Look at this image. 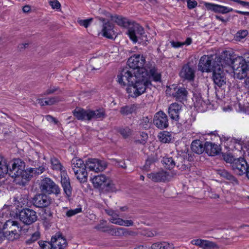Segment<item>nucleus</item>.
<instances>
[{"label":"nucleus","instance_id":"obj_20","mask_svg":"<svg viewBox=\"0 0 249 249\" xmlns=\"http://www.w3.org/2000/svg\"><path fill=\"white\" fill-rule=\"evenodd\" d=\"M61 182L67 196L70 197L71 194V188L69 178L65 170L61 172Z\"/></svg>","mask_w":249,"mask_h":249},{"label":"nucleus","instance_id":"obj_28","mask_svg":"<svg viewBox=\"0 0 249 249\" xmlns=\"http://www.w3.org/2000/svg\"><path fill=\"white\" fill-rule=\"evenodd\" d=\"M86 168H81V169H78L77 171H74L75 177L81 182H84L87 179L88 173Z\"/></svg>","mask_w":249,"mask_h":249},{"label":"nucleus","instance_id":"obj_25","mask_svg":"<svg viewBox=\"0 0 249 249\" xmlns=\"http://www.w3.org/2000/svg\"><path fill=\"white\" fill-rule=\"evenodd\" d=\"M191 243L192 245L199 246V247L202 248H211L215 247V245L213 242L201 239H193L191 241Z\"/></svg>","mask_w":249,"mask_h":249},{"label":"nucleus","instance_id":"obj_34","mask_svg":"<svg viewBox=\"0 0 249 249\" xmlns=\"http://www.w3.org/2000/svg\"><path fill=\"white\" fill-rule=\"evenodd\" d=\"M159 140L163 143L169 142L172 140L171 134L167 131H163L158 135Z\"/></svg>","mask_w":249,"mask_h":249},{"label":"nucleus","instance_id":"obj_40","mask_svg":"<svg viewBox=\"0 0 249 249\" xmlns=\"http://www.w3.org/2000/svg\"><path fill=\"white\" fill-rule=\"evenodd\" d=\"M235 155L237 156V154L234 152V156H232L230 154H222V157L224 159V160L227 162V163H230L232 165V163L234 159H236L237 158H235Z\"/></svg>","mask_w":249,"mask_h":249},{"label":"nucleus","instance_id":"obj_43","mask_svg":"<svg viewBox=\"0 0 249 249\" xmlns=\"http://www.w3.org/2000/svg\"><path fill=\"white\" fill-rule=\"evenodd\" d=\"M119 132L123 137L127 138L131 134L132 131L129 128L126 127L120 128Z\"/></svg>","mask_w":249,"mask_h":249},{"label":"nucleus","instance_id":"obj_6","mask_svg":"<svg viewBox=\"0 0 249 249\" xmlns=\"http://www.w3.org/2000/svg\"><path fill=\"white\" fill-rule=\"evenodd\" d=\"M25 163L20 159H15L12 164V168L8 169L7 174L16 179L17 183L25 185L29 180V173L25 170Z\"/></svg>","mask_w":249,"mask_h":249},{"label":"nucleus","instance_id":"obj_50","mask_svg":"<svg viewBox=\"0 0 249 249\" xmlns=\"http://www.w3.org/2000/svg\"><path fill=\"white\" fill-rule=\"evenodd\" d=\"M232 10V8L219 5V13H227Z\"/></svg>","mask_w":249,"mask_h":249},{"label":"nucleus","instance_id":"obj_22","mask_svg":"<svg viewBox=\"0 0 249 249\" xmlns=\"http://www.w3.org/2000/svg\"><path fill=\"white\" fill-rule=\"evenodd\" d=\"M181 107V105L176 103L170 105L168 108V113L172 119L176 121L178 120Z\"/></svg>","mask_w":249,"mask_h":249},{"label":"nucleus","instance_id":"obj_55","mask_svg":"<svg viewBox=\"0 0 249 249\" xmlns=\"http://www.w3.org/2000/svg\"><path fill=\"white\" fill-rule=\"evenodd\" d=\"M40 237V233L38 231H36L34 233L30 239L31 242H33L38 240Z\"/></svg>","mask_w":249,"mask_h":249},{"label":"nucleus","instance_id":"obj_4","mask_svg":"<svg viewBox=\"0 0 249 249\" xmlns=\"http://www.w3.org/2000/svg\"><path fill=\"white\" fill-rule=\"evenodd\" d=\"M22 227L18 221L8 220L3 225L0 239H6L10 242L18 240L21 235Z\"/></svg>","mask_w":249,"mask_h":249},{"label":"nucleus","instance_id":"obj_16","mask_svg":"<svg viewBox=\"0 0 249 249\" xmlns=\"http://www.w3.org/2000/svg\"><path fill=\"white\" fill-rule=\"evenodd\" d=\"M154 124L159 128L163 129L168 126L167 116L163 111L156 113L153 120Z\"/></svg>","mask_w":249,"mask_h":249},{"label":"nucleus","instance_id":"obj_21","mask_svg":"<svg viewBox=\"0 0 249 249\" xmlns=\"http://www.w3.org/2000/svg\"><path fill=\"white\" fill-rule=\"evenodd\" d=\"M179 75L182 78L191 81L194 79L195 71L194 68L186 64L182 68L179 72Z\"/></svg>","mask_w":249,"mask_h":249},{"label":"nucleus","instance_id":"obj_7","mask_svg":"<svg viewBox=\"0 0 249 249\" xmlns=\"http://www.w3.org/2000/svg\"><path fill=\"white\" fill-rule=\"evenodd\" d=\"M72 113L77 119L81 121H89L93 119H102L105 116V111L101 109L92 110L77 107L73 110Z\"/></svg>","mask_w":249,"mask_h":249},{"label":"nucleus","instance_id":"obj_41","mask_svg":"<svg viewBox=\"0 0 249 249\" xmlns=\"http://www.w3.org/2000/svg\"><path fill=\"white\" fill-rule=\"evenodd\" d=\"M248 34V31L246 30L238 31L235 35V38L237 41H240L244 39Z\"/></svg>","mask_w":249,"mask_h":249},{"label":"nucleus","instance_id":"obj_12","mask_svg":"<svg viewBox=\"0 0 249 249\" xmlns=\"http://www.w3.org/2000/svg\"><path fill=\"white\" fill-rule=\"evenodd\" d=\"M87 168L89 171L94 172H99L104 171L107 167V164L104 160L98 159H89L86 162Z\"/></svg>","mask_w":249,"mask_h":249},{"label":"nucleus","instance_id":"obj_27","mask_svg":"<svg viewBox=\"0 0 249 249\" xmlns=\"http://www.w3.org/2000/svg\"><path fill=\"white\" fill-rule=\"evenodd\" d=\"M205 148L202 142L200 140H195L192 142L191 149L192 151L198 154L202 153Z\"/></svg>","mask_w":249,"mask_h":249},{"label":"nucleus","instance_id":"obj_53","mask_svg":"<svg viewBox=\"0 0 249 249\" xmlns=\"http://www.w3.org/2000/svg\"><path fill=\"white\" fill-rule=\"evenodd\" d=\"M217 133L216 131H215L214 132H212L208 134L206 139L207 140L211 139L212 140H215L217 138Z\"/></svg>","mask_w":249,"mask_h":249},{"label":"nucleus","instance_id":"obj_64","mask_svg":"<svg viewBox=\"0 0 249 249\" xmlns=\"http://www.w3.org/2000/svg\"><path fill=\"white\" fill-rule=\"evenodd\" d=\"M245 173H246L247 176L248 178L249 179V165H248V167L247 168V169Z\"/></svg>","mask_w":249,"mask_h":249},{"label":"nucleus","instance_id":"obj_14","mask_svg":"<svg viewBox=\"0 0 249 249\" xmlns=\"http://www.w3.org/2000/svg\"><path fill=\"white\" fill-rule=\"evenodd\" d=\"M107 213L110 216L109 221L113 224L120 226L130 227L133 225V222L131 220H124L119 217V214L112 210H106Z\"/></svg>","mask_w":249,"mask_h":249},{"label":"nucleus","instance_id":"obj_61","mask_svg":"<svg viewBox=\"0 0 249 249\" xmlns=\"http://www.w3.org/2000/svg\"><path fill=\"white\" fill-rule=\"evenodd\" d=\"M22 10L24 13H29L31 11V7L29 5H25L23 7Z\"/></svg>","mask_w":249,"mask_h":249},{"label":"nucleus","instance_id":"obj_18","mask_svg":"<svg viewBox=\"0 0 249 249\" xmlns=\"http://www.w3.org/2000/svg\"><path fill=\"white\" fill-rule=\"evenodd\" d=\"M51 242L53 249H64L68 245L66 239L59 233L55 234L52 237Z\"/></svg>","mask_w":249,"mask_h":249},{"label":"nucleus","instance_id":"obj_30","mask_svg":"<svg viewBox=\"0 0 249 249\" xmlns=\"http://www.w3.org/2000/svg\"><path fill=\"white\" fill-rule=\"evenodd\" d=\"M137 109V105H131L122 107L120 109V112L124 115H128L135 112Z\"/></svg>","mask_w":249,"mask_h":249},{"label":"nucleus","instance_id":"obj_63","mask_svg":"<svg viewBox=\"0 0 249 249\" xmlns=\"http://www.w3.org/2000/svg\"><path fill=\"white\" fill-rule=\"evenodd\" d=\"M118 166L121 167H122V168H126L125 164L123 161L119 162H118Z\"/></svg>","mask_w":249,"mask_h":249},{"label":"nucleus","instance_id":"obj_54","mask_svg":"<svg viewBox=\"0 0 249 249\" xmlns=\"http://www.w3.org/2000/svg\"><path fill=\"white\" fill-rule=\"evenodd\" d=\"M163 242H157L153 244L151 246V249H163Z\"/></svg>","mask_w":249,"mask_h":249},{"label":"nucleus","instance_id":"obj_62","mask_svg":"<svg viewBox=\"0 0 249 249\" xmlns=\"http://www.w3.org/2000/svg\"><path fill=\"white\" fill-rule=\"evenodd\" d=\"M149 248L146 246L140 245L136 247L134 249H148Z\"/></svg>","mask_w":249,"mask_h":249},{"label":"nucleus","instance_id":"obj_49","mask_svg":"<svg viewBox=\"0 0 249 249\" xmlns=\"http://www.w3.org/2000/svg\"><path fill=\"white\" fill-rule=\"evenodd\" d=\"M149 123V119L147 117H144L141 120L140 124L144 128L148 127V124Z\"/></svg>","mask_w":249,"mask_h":249},{"label":"nucleus","instance_id":"obj_9","mask_svg":"<svg viewBox=\"0 0 249 249\" xmlns=\"http://www.w3.org/2000/svg\"><path fill=\"white\" fill-rule=\"evenodd\" d=\"M93 187L100 190H113L114 184L112 180L104 175L93 177L91 179Z\"/></svg>","mask_w":249,"mask_h":249},{"label":"nucleus","instance_id":"obj_11","mask_svg":"<svg viewBox=\"0 0 249 249\" xmlns=\"http://www.w3.org/2000/svg\"><path fill=\"white\" fill-rule=\"evenodd\" d=\"M166 93L175 97L177 100L180 101L186 100L188 94V92L185 88L178 87L176 85L167 87Z\"/></svg>","mask_w":249,"mask_h":249},{"label":"nucleus","instance_id":"obj_39","mask_svg":"<svg viewBox=\"0 0 249 249\" xmlns=\"http://www.w3.org/2000/svg\"><path fill=\"white\" fill-rule=\"evenodd\" d=\"M44 171V168L43 167H39L38 168H27V172L29 173V179L31 178L33 175L35 174H40Z\"/></svg>","mask_w":249,"mask_h":249},{"label":"nucleus","instance_id":"obj_60","mask_svg":"<svg viewBox=\"0 0 249 249\" xmlns=\"http://www.w3.org/2000/svg\"><path fill=\"white\" fill-rule=\"evenodd\" d=\"M45 118L48 122H54L55 124H57V121L56 120V119L51 116H50V115L46 116Z\"/></svg>","mask_w":249,"mask_h":249},{"label":"nucleus","instance_id":"obj_32","mask_svg":"<svg viewBox=\"0 0 249 249\" xmlns=\"http://www.w3.org/2000/svg\"><path fill=\"white\" fill-rule=\"evenodd\" d=\"M109 233L112 235L121 236L128 234V231L125 229L123 228H110Z\"/></svg>","mask_w":249,"mask_h":249},{"label":"nucleus","instance_id":"obj_24","mask_svg":"<svg viewBox=\"0 0 249 249\" xmlns=\"http://www.w3.org/2000/svg\"><path fill=\"white\" fill-rule=\"evenodd\" d=\"M102 31L103 36L108 38H113L115 35L113 25L109 22L104 24Z\"/></svg>","mask_w":249,"mask_h":249},{"label":"nucleus","instance_id":"obj_51","mask_svg":"<svg viewBox=\"0 0 249 249\" xmlns=\"http://www.w3.org/2000/svg\"><path fill=\"white\" fill-rule=\"evenodd\" d=\"M187 7L190 9L195 8L197 4L196 1L195 0H187Z\"/></svg>","mask_w":249,"mask_h":249},{"label":"nucleus","instance_id":"obj_48","mask_svg":"<svg viewBox=\"0 0 249 249\" xmlns=\"http://www.w3.org/2000/svg\"><path fill=\"white\" fill-rule=\"evenodd\" d=\"M81 208H76L73 210H70L67 211L66 215L68 217H71L81 212Z\"/></svg>","mask_w":249,"mask_h":249},{"label":"nucleus","instance_id":"obj_3","mask_svg":"<svg viewBox=\"0 0 249 249\" xmlns=\"http://www.w3.org/2000/svg\"><path fill=\"white\" fill-rule=\"evenodd\" d=\"M145 62V59L143 55L134 54L128 59L127 64L130 68L133 69L132 70V71L139 70L141 73H146V76L149 80V84L151 80L156 82L160 81L161 79L160 74L157 71L154 65H147L143 67Z\"/></svg>","mask_w":249,"mask_h":249},{"label":"nucleus","instance_id":"obj_8","mask_svg":"<svg viewBox=\"0 0 249 249\" xmlns=\"http://www.w3.org/2000/svg\"><path fill=\"white\" fill-rule=\"evenodd\" d=\"M131 25L127 32L130 39L134 43L146 44L148 39L143 27L135 22Z\"/></svg>","mask_w":249,"mask_h":249},{"label":"nucleus","instance_id":"obj_57","mask_svg":"<svg viewBox=\"0 0 249 249\" xmlns=\"http://www.w3.org/2000/svg\"><path fill=\"white\" fill-rule=\"evenodd\" d=\"M143 234L147 237H153L156 235L157 233L155 231L147 230L145 231L144 233H143Z\"/></svg>","mask_w":249,"mask_h":249},{"label":"nucleus","instance_id":"obj_13","mask_svg":"<svg viewBox=\"0 0 249 249\" xmlns=\"http://www.w3.org/2000/svg\"><path fill=\"white\" fill-rule=\"evenodd\" d=\"M20 220L26 225H30L37 219L36 213L29 209H24L19 213Z\"/></svg>","mask_w":249,"mask_h":249},{"label":"nucleus","instance_id":"obj_10","mask_svg":"<svg viewBox=\"0 0 249 249\" xmlns=\"http://www.w3.org/2000/svg\"><path fill=\"white\" fill-rule=\"evenodd\" d=\"M40 189L44 194H54L55 195H57L60 193V189L59 186L48 178H45L41 180Z\"/></svg>","mask_w":249,"mask_h":249},{"label":"nucleus","instance_id":"obj_36","mask_svg":"<svg viewBox=\"0 0 249 249\" xmlns=\"http://www.w3.org/2000/svg\"><path fill=\"white\" fill-rule=\"evenodd\" d=\"M162 162L164 167L167 169H172L175 166V162L172 158L164 157Z\"/></svg>","mask_w":249,"mask_h":249},{"label":"nucleus","instance_id":"obj_38","mask_svg":"<svg viewBox=\"0 0 249 249\" xmlns=\"http://www.w3.org/2000/svg\"><path fill=\"white\" fill-rule=\"evenodd\" d=\"M225 71H223V69L219 63V87L222 86L226 84L225 78L224 75L226 73Z\"/></svg>","mask_w":249,"mask_h":249},{"label":"nucleus","instance_id":"obj_26","mask_svg":"<svg viewBox=\"0 0 249 249\" xmlns=\"http://www.w3.org/2000/svg\"><path fill=\"white\" fill-rule=\"evenodd\" d=\"M205 148L206 152L209 156H213L216 155L218 153L217 145L212 142H206L205 143Z\"/></svg>","mask_w":249,"mask_h":249},{"label":"nucleus","instance_id":"obj_46","mask_svg":"<svg viewBox=\"0 0 249 249\" xmlns=\"http://www.w3.org/2000/svg\"><path fill=\"white\" fill-rule=\"evenodd\" d=\"M204 5L208 10L213 11L214 12H216L218 10L217 5L208 2H205Z\"/></svg>","mask_w":249,"mask_h":249},{"label":"nucleus","instance_id":"obj_58","mask_svg":"<svg viewBox=\"0 0 249 249\" xmlns=\"http://www.w3.org/2000/svg\"><path fill=\"white\" fill-rule=\"evenodd\" d=\"M220 139L221 142V144H222L223 142H224V143L225 144L227 142H228L230 140V138L228 136H225L222 135V137H220ZM224 146L226 147L227 146L226 144H224Z\"/></svg>","mask_w":249,"mask_h":249},{"label":"nucleus","instance_id":"obj_19","mask_svg":"<svg viewBox=\"0 0 249 249\" xmlns=\"http://www.w3.org/2000/svg\"><path fill=\"white\" fill-rule=\"evenodd\" d=\"M147 177L154 182L165 181L168 179L169 174L163 170L147 174Z\"/></svg>","mask_w":249,"mask_h":249},{"label":"nucleus","instance_id":"obj_1","mask_svg":"<svg viewBox=\"0 0 249 249\" xmlns=\"http://www.w3.org/2000/svg\"><path fill=\"white\" fill-rule=\"evenodd\" d=\"M139 70H123L117 75V81L121 86H125L129 97L136 98L145 91L150 84L146 73H141Z\"/></svg>","mask_w":249,"mask_h":249},{"label":"nucleus","instance_id":"obj_33","mask_svg":"<svg viewBox=\"0 0 249 249\" xmlns=\"http://www.w3.org/2000/svg\"><path fill=\"white\" fill-rule=\"evenodd\" d=\"M192 43V39L191 37H187L185 41L179 42L175 41L174 40L170 41L171 45L174 48H178L183 47V46H189Z\"/></svg>","mask_w":249,"mask_h":249},{"label":"nucleus","instance_id":"obj_5","mask_svg":"<svg viewBox=\"0 0 249 249\" xmlns=\"http://www.w3.org/2000/svg\"><path fill=\"white\" fill-rule=\"evenodd\" d=\"M216 54L204 55L201 57L198 64V69L202 72H213V80L215 85L218 84V76L216 73L218 62Z\"/></svg>","mask_w":249,"mask_h":249},{"label":"nucleus","instance_id":"obj_47","mask_svg":"<svg viewBox=\"0 0 249 249\" xmlns=\"http://www.w3.org/2000/svg\"><path fill=\"white\" fill-rule=\"evenodd\" d=\"M140 135L141 137H142V139L141 140L139 139L136 140V142L137 143H140L142 144H144L146 143V141L148 139V135L146 133L143 132H142Z\"/></svg>","mask_w":249,"mask_h":249},{"label":"nucleus","instance_id":"obj_29","mask_svg":"<svg viewBox=\"0 0 249 249\" xmlns=\"http://www.w3.org/2000/svg\"><path fill=\"white\" fill-rule=\"evenodd\" d=\"M115 18V21L117 24L119 26L127 28L128 29L131 26V24H132V23L134 22L122 17L117 16Z\"/></svg>","mask_w":249,"mask_h":249},{"label":"nucleus","instance_id":"obj_52","mask_svg":"<svg viewBox=\"0 0 249 249\" xmlns=\"http://www.w3.org/2000/svg\"><path fill=\"white\" fill-rule=\"evenodd\" d=\"M49 3L53 9H58L60 7L59 2L56 0H51Z\"/></svg>","mask_w":249,"mask_h":249},{"label":"nucleus","instance_id":"obj_42","mask_svg":"<svg viewBox=\"0 0 249 249\" xmlns=\"http://www.w3.org/2000/svg\"><path fill=\"white\" fill-rule=\"evenodd\" d=\"M40 249H52L53 248V244L45 241H40L38 242Z\"/></svg>","mask_w":249,"mask_h":249},{"label":"nucleus","instance_id":"obj_44","mask_svg":"<svg viewBox=\"0 0 249 249\" xmlns=\"http://www.w3.org/2000/svg\"><path fill=\"white\" fill-rule=\"evenodd\" d=\"M93 19L92 18L86 19H78L77 22L78 24L85 28H87L92 22Z\"/></svg>","mask_w":249,"mask_h":249},{"label":"nucleus","instance_id":"obj_56","mask_svg":"<svg viewBox=\"0 0 249 249\" xmlns=\"http://www.w3.org/2000/svg\"><path fill=\"white\" fill-rule=\"evenodd\" d=\"M163 249H174L173 244L167 242H163Z\"/></svg>","mask_w":249,"mask_h":249},{"label":"nucleus","instance_id":"obj_59","mask_svg":"<svg viewBox=\"0 0 249 249\" xmlns=\"http://www.w3.org/2000/svg\"><path fill=\"white\" fill-rule=\"evenodd\" d=\"M233 1L236 2L240 5H242L243 6H248L249 5V2H246L244 1H242L240 0H232Z\"/></svg>","mask_w":249,"mask_h":249},{"label":"nucleus","instance_id":"obj_17","mask_svg":"<svg viewBox=\"0 0 249 249\" xmlns=\"http://www.w3.org/2000/svg\"><path fill=\"white\" fill-rule=\"evenodd\" d=\"M52 202V198L45 194L36 195L34 199V205L39 208L48 207Z\"/></svg>","mask_w":249,"mask_h":249},{"label":"nucleus","instance_id":"obj_23","mask_svg":"<svg viewBox=\"0 0 249 249\" xmlns=\"http://www.w3.org/2000/svg\"><path fill=\"white\" fill-rule=\"evenodd\" d=\"M195 107L199 112H204L207 108V103L199 95H195L193 98Z\"/></svg>","mask_w":249,"mask_h":249},{"label":"nucleus","instance_id":"obj_35","mask_svg":"<svg viewBox=\"0 0 249 249\" xmlns=\"http://www.w3.org/2000/svg\"><path fill=\"white\" fill-rule=\"evenodd\" d=\"M37 103L41 106L52 105L58 101V100L55 97L51 98L38 99Z\"/></svg>","mask_w":249,"mask_h":249},{"label":"nucleus","instance_id":"obj_37","mask_svg":"<svg viewBox=\"0 0 249 249\" xmlns=\"http://www.w3.org/2000/svg\"><path fill=\"white\" fill-rule=\"evenodd\" d=\"M52 168L53 170H59L61 172L63 170V167L59 161L55 158H52L51 160Z\"/></svg>","mask_w":249,"mask_h":249},{"label":"nucleus","instance_id":"obj_15","mask_svg":"<svg viewBox=\"0 0 249 249\" xmlns=\"http://www.w3.org/2000/svg\"><path fill=\"white\" fill-rule=\"evenodd\" d=\"M248 166L247 161L242 157L234 159L232 163V168L234 172L239 175L245 174Z\"/></svg>","mask_w":249,"mask_h":249},{"label":"nucleus","instance_id":"obj_45","mask_svg":"<svg viewBox=\"0 0 249 249\" xmlns=\"http://www.w3.org/2000/svg\"><path fill=\"white\" fill-rule=\"evenodd\" d=\"M8 173V166L5 163H2L0 160V178L4 177Z\"/></svg>","mask_w":249,"mask_h":249},{"label":"nucleus","instance_id":"obj_31","mask_svg":"<svg viewBox=\"0 0 249 249\" xmlns=\"http://www.w3.org/2000/svg\"><path fill=\"white\" fill-rule=\"evenodd\" d=\"M72 169L74 171H77L78 169L81 168L87 167L86 163L80 159L77 158H73L71 160Z\"/></svg>","mask_w":249,"mask_h":249},{"label":"nucleus","instance_id":"obj_2","mask_svg":"<svg viewBox=\"0 0 249 249\" xmlns=\"http://www.w3.org/2000/svg\"><path fill=\"white\" fill-rule=\"evenodd\" d=\"M219 63L223 71L228 72L232 70L234 78L243 80L246 78L245 84L249 88V54L246 59L243 56L234 54L232 51L226 50L219 57Z\"/></svg>","mask_w":249,"mask_h":249}]
</instances>
